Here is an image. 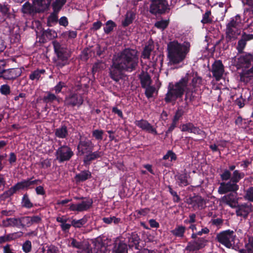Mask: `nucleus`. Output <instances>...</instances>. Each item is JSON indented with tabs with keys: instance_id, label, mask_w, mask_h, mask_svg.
Returning <instances> with one entry per match:
<instances>
[{
	"instance_id": "45",
	"label": "nucleus",
	"mask_w": 253,
	"mask_h": 253,
	"mask_svg": "<svg viewBox=\"0 0 253 253\" xmlns=\"http://www.w3.org/2000/svg\"><path fill=\"white\" fill-rule=\"evenodd\" d=\"M169 24V20H161L157 21L155 22L154 26L157 29L162 31L165 30L168 27Z\"/></svg>"
},
{
	"instance_id": "40",
	"label": "nucleus",
	"mask_w": 253,
	"mask_h": 253,
	"mask_svg": "<svg viewBox=\"0 0 253 253\" xmlns=\"http://www.w3.org/2000/svg\"><path fill=\"white\" fill-rule=\"evenodd\" d=\"M117 27V24L112 20H108L105 24L103 30L106 34H110L113 31L114 29Z\"/></svg>"
},
{
	"instance_id": "32",
	"label": "nucleus",
	"mask_w": 253,
	"mask_h": 253,
	"mask_svg": "<svg viewBox=\"0 0 253 253\" xmlns=\"http://www.w3.org/2000/svg\"><path fill=\"white\" fill-rule=\"evenodd\" d=\"M91 177V173L89 170H83L80 173L77 174L75 179L77 183L85 181Z\"/></svg>"
},
{
	"instance_id": "10",
	"label": "nucleus",
	"mask_w": 253,
	"mask_h": 253,
	"mask_svg": "<svg viewBox=\"0 0 253 253\" xmlns=\"http://www.w3.org/2000/svg\"><path fill=\"white\" fill-rule=\"evenodd\" d=\"M109 70L110 77L116 82H118L123 79L124 76L123 72H126L125 69L113 58L112 59V64Z\"/></svg>"
},
{
	"instance_id": "33",
	"label": "nucleus",
	"mask_w": 253,
	"mask_h": 253,
	"mask_svg": "<svg viewBox=\"0 0 253 253\" xmlns=\"http://www.w3.org/2000/svg\"><path fill=\"white\" fill-rule=\"evenodd\" d=\"M188 175L186 172L178 173L175 175L178 185L180 187L186 186L189 183L188 181Z\"/></svg>"
},
{
	"instance_id": "28",
	"label": "nucleus",
	"mask_w": 253,
	"mask_h": 253,
	"mask_svg": "<svg viewBox=\"0 0 253 253\" xmlns=\"http://www.w3.org/2000/svg\"><path fill=\"white\" fill-rule=\"evenodd\" d=\"M51 0H33V3L37 5L41 13L47 11L51 4Z\"/></svg>"
},
{
	"instance_id": "44",
	"label": "nucleus",
	"mask_w": 253,
	"mask_h": 253,
	"mask_svg": "<svg viewBox=\"0 0 253 253\" xmlns=\"http://www.w3.org/2000/svg\"><path fill=\"white\" fill-rule=\"evenodd\" d=\"M45 72L44 69H37L29 75V79L32 81L35 80H39L42 74H44Z\"/></svg>"
},
{
	"instance_id": "8",
	"label": "nucleus",
	"mask_w": 253,
	"mask_h": 253,
	"mask_svg": "<svg viewBox=\"0 0 253 253\" xmlns=\"http://www.w3.org/2000/svg\"><path fill=\"white\" fill-rule=\"evenodd\" d=\"M237 58L236 66L238 69L253 68V53L243 52Z\"/></svg>"
},
{
	"instance_id": "29",
	"label": "nucleus",
	"mask_w": 253,
	"mask_h": 253,
	"mask_svg": "<svg viewBox=\"0 0 253 253\" xmlns=\"http://www.w3.org/2000/svg\"><path fill=\"white\" fill-rule=\"evenodd\" d=\"M54 134L59 138H66L69 136L67 126L65 125H62L59 127L54 130Z\"/></svg>"
},
{
	"instance_id": "52",
	"label": "nucleus",
	"mask_w": 253,
	"mask_h": 253,
	"mask_svg": "<svg viewBox=\"0 0 253 253\" xmlns=\"http://www.w3.org/2000/svg\"><path fill=\"white\" fill-rule=\"evenodd\" d=\"M195 126V125L192 123H186L182 125L181 131L192 133Z\"/></svg>"
},
{
	"instance_id": "1",
	"label": "nucleus",
	"mask_w": 253,
	"mask_h": 253,
	"mask_svg": "<svg viewBox=\"0 0 253 253\" xmlns=\"http://www.w3.org/2000/svg\"><path fill=\"white\" fill-rule=\"evenodd\" d=\"M190 43L184 42L181 43L176 40L169 42L167 45V57L170 65H177L182 62L190 51Z\"/></svg>"
},
{
	"instance_id": "46",
	"label": "nucleus",
	"mask_w": 253,
	"mask_h": 253,
	"mask_svg": "<svg viewBox=\"0 0 253 253\" xmlns=\"http://www.w3.org/2000/svg\"><path fill=\"white\" fill-rule=\"evenodd\" d=\"M46 95L44 96L42 98V101L45 103H50L53 102L54 101L58 100L57 97L53 93L50 91L46 92Z\"/></svg>"
},
{
	"instance_id": "16",
	"label": "nucleus",
	"mask_w": 253,
	"mask_h": 253,
	"mask_svg": "<svg viewBox=\"0 0 253 253\" xmlns=\"http://www.w3.org/2000/svg\"><path fill=\"white\" fill-rule=\"evenodd\" d=\"M239 186L237 182H232L230 179L228 182H221L218 188V192L220 194H226L229 192H235L239 190Z\"/></svg>"
},
{
	"instance_id": "42",
	"label": "nucleus",
	"mask_w": 253,
	"mask_h": 253,
	"mask_svg": "<svg viewBox=\"0 0 253 253\" xmlns=\"http://www.w3.org/2000/svg\"><path fill=\"white\" fill-rule=\"evenodd\" d=\"M66 1L67 0H55L52 3L53 11L59 12Z\"/></svg>"
},
{
	"instance_id": "43",
	"label": "nucleus",
	"mask_w": 253,
	"mask_h": 253,
	"mask_svg": "<svg viewBox=\"0 0 253 253\" xmlns=\"http://www.w3.org/2000/svg\"><path fill=\"white\" fill-rule=\"evenodd\" d=\"M233 39H227L225 37L223 38L216 42L215 46L219 45L220 48H222L223 50H225L229 48V42H231Z\"/></svg>"
},
{
	"instance_id": "12",
	"label": "nucleus",
	"mask_w": 253,
	"mask_h": 253,
	"mask_svg": "<svg viewBox=\"0 0 253 253\" xmlns=\"http://www.w3.org/2000/svg\"><path fill=\"white\" fill-rule=\"evenodd\" d=\"M187 77V86L189 87V84L192 88L191 89H195L197 87H200L203 84V80L201 77L199 76L197 72H187L184 77Z\"/></svg>"
},
{
	"instance_id": "19",
	"label": "nucleus",
	"mask_w": 253,
	"mask_h": 253,
	"mask_svg": "<svg viewBox=\"0 0 253 253\" xmlns=\"http://www.w3.org/2000/svg\"><path fill=\"white\" fill-rule=\"evenodd\" d=\"M135 126L141 128L142 130L151 133L154 135H157V129L146 120L141 119L134 122Z\"/></svg>"
},
{
	"instance_id": "26",
	"label": "nucleus",
	"mask_w": 253,
	"mask_h": 253,
	"mask_svg": "<svg viewBox=\"0 0 253 253\" xmlns=\"http://www.w3.org/2000/svg\"><path fill=\"white\" fill-rule=\"evenodd\" d=\"M75 199L77 200H83L86 199V201H83L81 203L78 204L79 212L83 211H86L92 207L93 204V200L92 199L86 197H75Z\"/></svg>"
},
{
	"instance_id": "56",
	"label": "nucleus",
	"mask_w": 253,
	"mask_h": 253,
	"mask_svg": "<svg viewBox=\"0 0 253 253\" xmlns=\"http://www.w3.org/2000/svg\"><path fill=\"white\" fill-rule=\"evenodd\" d=\"M185 250L186 251L191 252H194L199 250V248H198L193 241L189 242L187 244V246L186 247Z\"/></svg>"
},
{
	"instance_id": "59",
	"label": "nucleus",
	"mask_w": 253,
	"mask_h": 253,
	"mask_svg": "<svg viewBox=\"0 0 253 253\" xmlns=\"http://www.w3.org/2000/svg\"><path fill=\"white\" fill-rule=\"evenodd\" d=\"M145 88L146 89L145 91L146 96L148 98L152 97L153 93L155 91V87L154 86L149 85Z\"/></svg>"
},
{
	"instance_id": "48",
	"label": "nucleus",
	"mask_w": 253,
	"mask_h": 253,
	"mask_svg": "<svg viewBox=\"0 0 253 253\" xmlns=\"http://www.w3.org/2000/svg\"><path fill=\"white\" fill-rule=\"evenodd\" d=\"M211 11L210 10H207L206 12L203 15V18L201 22L203 24H207L211 23L212 19L211 17Z\"/></svg>"
},
{
	"instance_id": "55",
	"label": "nucleus",
	"mask_w": 253,
	"mask_h": 253,
	"mask_svg": "<svg viewBox=\"0 0 253 253\" xmlns=\"http://www.w3.org/2000/svg\"><path fill=\"white\" fill-rule=\"evenodd\" d=\"M244 198L249 201L253 202V187H250L247 189Z\"/></svg>"
},
{
	"instance_id": "41",
	"label": "nucleus",
	"mask_w": 253,
	"mask_h": 253,
	"mask_svg": "<svg viewBox=\"0 0 253 253\" xmlns=\"http://www.w3.org/2000/svg\"><path fill=\"white\" fill-rule=\"evenodd\" d=\"M245 176V174L243 172H241L239 170H235L231 174V180L232 182L238 183Z\"/></svg>"
},
{
	"instance_id": "64",
	"label": "nucleus",
	"mask_w": 253,
	"mask_h": 253,
	"mask_svg": "<svg viewBox=\"0 0 253 253\" xmlns=\"http://www.w3.org/2000/svg\"><path fill=\"white\" fill-rule=\"evenodd\" d=\"M47 250H46L45 253H60V251L58 247L50 245L46 247Z\"/></svg>"
},
{
	"instance_id": "51",
	"label": "nucleus",
	"mask_w": 253,
	"mask_h": 253,
	"mask_svg": "<svg viewBox=\"0 0 253 253\" xmlns=\"http://www.w3.org/2000/svg\"><path fill=\"white\" fill-rule=\"evenodd\" d=\"M184 110L181 108H178L176 111L172 121L178 124V121L184 115Z\"/></svg>"
},
{
	"instance_id": "7",
	"label": "nucleus",
	"mask_w": 253,
	"mask_h": 253,
	"mask_svg": "<svg viewBox=\"0 0 253 253\" xmlns=\"http://www.w3.org/2000/svg\"><path fill=\"white\" fill-rule=\"evenodd\" d=\"M236 235L233 230L230 229L220 232L216 234L215 240L226 248H233L235 244Z\"/></svg>"
},
{
	"instance_id": "31",
	"label": "nucleus",
	"mask_w": 253,
	"mask_h": 253,
	"mask_svg": "<svg viewBox=\"0 0 253 253\" xmlns=\"http://www.w3.org/2000/svg\"><path fill=\"white\" fill-rule=\"evenodd\" d=\"M139 79L140 81L141 87L143 88L150 85L152 81L150 75L143 72L139 75Z\"/></svg>"
},
{
	"instance_id": "6",
	"label": "nucleus",
	"mask_w": 253,
	"mask_h": 253,
	"mask_svg": "<svg viewBox=\"0 0 253 253\" xmlns=\"http://www.w3.org/2000/svg\"><path fill=\"white\" fill-rule=\"evenodd\" d=\"M241 22V18L239 14L231 18L226 26L225 34L227 39H233L234 40L240 35L241 32L240 28Z\"/></svg>"
},
{
	"instance_id": "5",
	"label": "nucleus",
	"mask_w": 253,
	"mask_h": 253,
	"mask_svg": "<svg viewBox=\"0 0 253 253\" xmlns=\"http://www.w3.org/2000/svg\"><path fill=\"white\" fill-rule=\"evenodd\" d=\"M54 51L56 55L57 59L55 60L56 67L62 68L69 64V58L71 56V51L65 46L60 44L57 41L52 42Z\"/></svg>"
},
{
	"instance_id": "25",
	"label": "nucleus",
	"mask_w": 253,
	"mask_h": 253,
	"mask_svg": "<svg viewBox=\"0 0 253 253\" xmlns=\"http://www.w3.org/2000/svg\"><path fill=\"white\" fill-rule=\"evenodd\" d=\"M252 39V37L248 35V34L243 32L240 39L238 42V44L236 47V49L239 53H242L244 52V49L247 45V42Z\"/></svg>"
},
{
	"instance_id": "47",
	"label": "nucleus",
	"mask_w": 253,
	"mask_h": 253,
	"mask_svg": "<svg viewBox=\"0 0 253 253\" xmlns=\"http://www.w3.org/2000/svg\"><path fill=\"white\" fill-rule=\"evenodd\" d=\"M22 206L27 209L33 207V204L30 201L27 193L25 194L22 199Z\"/></svg>"
},
{
	"instance_id": "30",
	"label": "nucleus",
	"mask_w": 253,
	"mask_h": 253,
	"mask_svg": "<svg viewBox=\"0 0 253 253\" xmlns=\"http://www.w3.org/2000/svg\"><path fill=\"white\" fill-rule=\"evenodd\" d=\"M94 251L95 253H105L106 247L101 239L97 238L93 241Z\"/></svg>"
},
{
	"instance_id": "4",
	"label": "nucleus",
	"mask_w": 253,
	"mask_h": 253,
	"mask_svg": "<svg viewBox=\"0 0 253 253\" xmlns=\"http://www.w3.org/2000/svg\"><path fill=\"white\" fill-rule=\"evenodd\" d=\"M42 221V218L39 215L24 216L18 217H9L3 219L1 225L3 227H16L18 229H26L35 224Z\"/></svg>"
},
{
	"instance_id": "38",
	"label": "nucleus",
	"mask_w": 253,
	"mask_h": 253,
	"mask_svg": "<svg viewBox=\"0 0 253 253\" xmlns=\"http://www.w3.org/2000/svg\"><path fill=\"white\" fill-rule=\"evenodd\" d=\"M87 220L88 217L86 215H84L82 218L79 220L73 219L71 222L72 226L76 228H80L85 224L87 222Z\"/></svg>"
},
{
	"instance_id": "27",
	"label": "nucleus",
	"mask_w": 253,
	"mask_h": 253,
	"mask_svg": "<svg viewBox=\"0 0 253 253\" xmlns=\"http://www.w3.org/2000/svg\"><path fill=\"white\" fill-rule=\"evenodd\" d=\"M113 253H128L127 245L123 241H116L114 244Z\"/></svg>"
},
{
	"instance_id": "15",
	"label": "nucleus",
	"mask_w": 253,
	"mask_h": 253,
	"mask_svg": "<svg viewBox=\"0 0 253 253\" xmlns=\"http://www.w3.org/2000/svg\"><path fill=\"white\" fill-rule=\"evenodd\" d=\"M84 100L82 96L77 93L71 92L66 96L65 103L67 106L74 107L80 106L83 103Z\"/></svg>"
},
{
	"instance_id": "62",
	"label": "nucleus",
	"mask_w": 253,
	"mask_h": 253,
	"mask_svg": "<svg viewBox=\"0 0 253 253\" xmlns=\"http://www.w3.org/2000/svg\"><path fill=\"white\" fill-rule=\"evenodd\" d=\"M71 246L76 249H82L83 246V244L82 242H79L74 238H71Z\"/></svg>"
},
{
	"instance_id": "2",
	"label": "nucleus",
	"mask_w": 253,
	"mask_h": 253,
	"mask_svg": "<svg viewBox=\"0 0 253 253\" xmlns=\"http://www.w3.org/2000/svg\"><path fill=\"white\" fill-rule=\"evenodd\" d=\"M138 53L137 50L126 48L119 52L113 59L122 66L126 72L136 70L139 63Z\"/></svg>"
},
{
	"instance_id": "20",
	"label": "nucleus",
	"mask_w": 253,
	"mask_h": 253,
	"mask_svg": "<svg viewBox=\"0 0 253 253\" xmlns=\"http://www.w3.org/2000/svg\"><path fill=\"white\" fill-rule=\"evenodd\" d=\"M224 71V67L222 61L220 60L215 61L212 65L211 72L216 81L221 79Z\"/></svg>"
},
{
	"instance_id": "53",
	"label": "nucleus",
	"mask_w": 253,
	"mask_h": 253,
	"mask_svg": "<svg viewBox=\"0 0 253 253\" xmlns=\"http://www.w3.org/2000/svg\"><path fill=\"white\" fill-rule=\"evenodd\" d=\"M193 241L200 250L205 247L207 240L203 237H199Z\"/></svg>"
},
{
	"instance_id": "23",
	"label": "nucleus",
	"mask_w": 253,
	"mask_h": 253,
	"mask_svg": "<svg viewBox=\"0 0 253 253\" xmlns=\"http://www.w3.org/2000/svg\"><path fill=\"white\" fill-rule=\"evenodd\" d=\"M127 243L129 248H134L136 250L139 249V243L140 239L136 232L129 234L127 237Z\"/></svg>"
},
{
	"instance_id": "63",
	"label": "nucleus",
	"mask_w": 253,
	"mask_h": 253,
	"mask_svg": "<svg viewBox=\"0 0 253 253\" xmlns=\"http://www.w3.org/2000/svg\"><path fill=\"white\" fill-rule=\"evenodd\" d=\"M0 93L4 95H7L10 93V86L7 84H2L0 86Z\"/></svg>"
},
{
	"instance_id": "9",
	"label": "nucleus",
	"mask_w": 253,
	"mask_h": 253,
	"mask_svg": "<svg viewBox=\"0 0 253 253\" xmlns=\"http://www.w3.org/2000/svg\"><path fill=\"white\" fill-rule=\"evenodd\" d=\"M74 154L72 149L66 145H63L59 147L55 152L56 160L59 163L69 161Z\"/></svg>"
},
{
	"instance_id": "14",
	"label": "nucleus",
	"mask_w": 253,
	"mask_h": 253,
	"mask_svg": "<svg viewBox=\"0 0 253 253\" xmlns=\"http://www.w3.org/2000/svg\"><path fill=\"white\" fill-rule=\"evenodd\" d=\"M0 14L1 15L2 21H13L15 19L14 10H10V6L7 4L0 3Z\"/></svg>"
},
{
	"instance_id": "17",
	"label": "nucleus",
	"mask_w": 253,
	"mask_h": 253,
	"mask_svg": "<svg viewBox=\"0 0 253 253\" xmlns=\"http://www.w3.org/2000/svg\"><path fill=\"white\" fill-rule=\"evenodd\" d=\"M236 207L237 208L236 215L244 218H247L249 214L253 211V205L251 203H247L238 205Z\"/></svg>"
},
{
	"instance_id": "58",
	"label": "nucleus",
	"mask_w": 253,
	"mask_h": 253,
	"mask_svg": "<svg viewBox=\"0 0 253 253\" xmlns=\"http://www.w3.org/2000/svg\"><path fill=\"white\" fill-rule=\"evenodd\" d=\"M168 188L169 189V191L170 193V194L173 197V202L175 203H178L180 201L181 199L180 197L177 195L176 192L173 190L172 188H171V186L170 185H169L168 186Z\"/></svg>"
},
{
	"instance_id": "22",
	"label": "nucleus",
	"mask_w": 253,
	"mask_h": 253,
	"mask_svg": "<svg viewBox=\"0 0 253 253\" xmlns=\"http://www.w3.org/2000/svg\"><path fill=\"white\" fill-rule=\"evenodd\" d=\"M103 155L104 153L102 151L98 150L93 152L92 151L91 152L88 153L84 156L83 159L84 165L85 166H88L91 164L92 161L99 158H101Z\"/></svg>"
},
{
	"instance_id": "3",
	"label": "nucleus",
	"mask_w": 253,
	"mask_h": 253,
	"mask_svg": "<svg viewBox=\"0 0 253 253\" xmlns=\"http://www.w3.org/2000/svg\"><path fill=\"white\" fill-rule=\"evenodd\" d=\"M188 78H181L177 82L173 84L169 83L168 91L165 97V101L167 103H170L172 101H175L178 98L182 97L185 92L184 100L187 101L189 99L190 94V87L187 86Z\"/></svg>"
},
{
	"instance_id": "13",
	"label": "nucleus",
	"mask_w": 253,
	"mask_h": 253,
	"mask_svg": "<svg viewBox=\"0 0 253 253\" xmlns=\"http://www.w3.org/2000/svg\"><path fill=\"white\" fill-rule=\"evenodd\" d=\"M186 203L189 205H191L194 209H203L206 207V203L203 198L195 194L187 198Z\"/></svg>"
},
{
	"instance_id": "24",
	"label": "nucleus",
	"mask_w": 253,
	"mask_h": 253,
	"mask_svg": "<svg viewBox=\"0 0 253 253\" xmlns=\"http://www.w3.org/2000/svg\"><path fill=\"white\" fill-rule=\"evenodd\" d=\"M22 13L34 16L38 13H42L37 5L31 4L29 1L26 2L23 5L21 9Z\"/></svg>"
},
{
	"instance_id": "11",
	"label": "nucleus",
	"mask_w": 253,
	"mask_h": 253,
	"mask_svg": "<svg viewBox=\"0 0 253 253\" xmlns=\"http://www.w3.org/2000/svg\"><path fill=\"white\" fill-rule=\"evenodd\" d=\"M168 3L166 0H152L150 12L154 15L162 14L168 9Z\"/></svg>"
},
{
	"instance_id": "36",
	"label": "nucleus",
	"mask_w": 253,
	"mask_h": 253,
	"mask_svg": "<svg viewBox=\"0 0 253 253\" xmlns=\"http://www.w3.org/2000/svg\"><path fill=\"white\" fill-rule=\"evenodd\" d=\"M23 235L22 231H18L14 233H11L7 234H4L3 236L5 242L6 243L15 240L16 239L21 238Z\"/></svg>"
},
{
	"instance_id": "54",
	"label": "nucleus",
	"mask_w": 253,
	"mask_h": 253,
	"mask_svg": "<svg viewBox=\"0 0 253 253\" xmlns=\"http://www.w3.org/2000/svg\"><path fill=\"white\" fill-rule=\"evenodd\" d=\"M104 131L102 129H95L92 131V135L97 140H102Z\"/></svg>"
},
{
	"instance_id": "21",
	"label": "nucleus",
	"mask_w": 253,
	"mask_h": 253,
	"mask_svg": "<svg viewBox=\"0 0 253 253\" xmlns=\"http://www.w3.org/2000/svg\"><path fill=\"white\" fill-rule=\"evenodd\" d=\"M22 74V70L20 68H11L5 69L3 73L2 78L6 80H14Z\"/></svg>"
},
{
	"instance_id": "57",
	"label": "nucleus",
	"mask_w": 253,
	"mask_h": 253,
	"mask_svg": "<svg viewBox=\"0 0 253 253\" xmlns=\"http://www.w3.org/2000/svg\"><path fill=\"white\" fill-rule=\"evenodd\" d=\"M66 87V84L65 83L60 81L58 84L54 87L53 90L55 91L56 94H58L61 92V90L63 87Z\"/></svg>"
},
{
	"instance_id": "35",
	"label": "nucleus",
	"mask_w": 253,
	"mask_h": 253,
	"mask_svg": "<svg viewBox=\"0 0 253 253\" xmlns=\"http://www.w3.org/2000/svg\"><path fill=\"white\" fill-rule=\"evenodd\" d=\"M135 18V14L131 11H127L125 15V18L122 22V26L126 27L131 24Z\"/></svg>"
},
{
	"instance_id": "34",
	"label": "nucleus",
	"mask_w": 253,
	"mask_h": 253,
	"mask_svg": "<svg viewBox=\"0 0 253 253\" xmlns=\"http://www.w3.org/2000/svg\"><path fill=\"white\" fill-rule=\"evenodd\" d=\"M186 227L182 225H177L176 227L170 231L171 233L176 238H182L184 236Z\"/></svg>"
},
{
	"instance_id": "50",
	"label": "nucleus",
	"mask_w": 253,
	"mask_h": 253,
	"mask_svg": "<svg viewBox=\"0 0 253 253\" xmlns=\"http://www.w3.org/2000/svg\"><path fill=\"white\" fill-rule=\"evenodd\" d=\"M59 12H55L53 11V12L50 14V15L47 18V24L49 26H51L50 24H55L57 23L58 19V14Z\"/></svg>"
},
{
	"instance_id": "18",
	"label": "nucleus",
	"mask_w": 253,
	"mask_h": 253,
	"mask_svg": "<svg viewBox=\"0 0 253 253\" xmlns=\"http://www.w3.org/2000/svg\"><path fill=\"white\" fill-rule=\"evenodd\" d=\"M93 147L91 140H80L77 145V150L80 155H83L93 151Z\"/></svg>"
},
{
	"instance_id": "39",
	"label": "nucleus",
	"mask_w": 253,
	"mask_h": 253,
	"mask_svg": "<svg viewBox=\"0 0 253 253\" xmlns=\"http://www.w3.org/2000/svg\"><path fill=\"white\" fill-rule=\"evenodd\" d=\"M154 49V45L150 42L144 47L142 52V57L144 59H148L150 58L151 52Z\"/></svg>"
},
{
	"instance_id": "60",
	"label": "nucleus",
	"mask_w": 253,
	"mask_h": 253,
	"mask_svg": "<svg viewBox=\"0 0 253 253\" xmlns=\"http://www.w3.org/2000/svg\"><path fill=\"white\" fill-rule=\"evenodd\" d=\"M22 250L25 253H30L32 250V243L29 240L26 241L22 245Z\"/></svg>"
},
{
	"instance_id": "37",
	"label": "nucleus",
	"mask_w": 253,
	"mask_h": 253,
	"mask_svg": "<svg viewBox=\"0 0 253 253\" xmlns=\"http://www.w3.org/2000/svg\"><path fill=\"white\" fill-rule=\"evenodd\" d=\"M223 200L228 206L231 208L236 207V204L237 203L236 202L235 196L233 194H229L227 196H224L223 197Z\"/></svg>"
},
{
	"instance_id": "61",
	"label": "nucleus",
	"mask_w": 253,
	"mask_h": 253,
	"mask_svg": "<svg viewBox=\"0 0 253 253\" xmlns=\"http://www.w3.org/2000/svg\"><path fill=\"white\" fill-rule=\"evenodd\" d=\"M63 37L68 38V39H75L77 37V32L75 31H68L64 32L62 34Z\"/></svg>"
},
{
	"instance_id": "49",
	"label": "nucleus",
	"mask_w": 253,
	"mask_h": 253,
	"mask_svg": "<svg viewBox=\"0 0 253 253\" xmlns=\"http://www.w3.org/2000/svg\"><path fill=\"white\" fill-rule=\"evenodd\" d=\"M33 178V177L31 178H28L24 180L26 189L33 188L34 185H38L42 183V180L40 179H35L32 180Z\"/></svg>"
}]
</instances>
